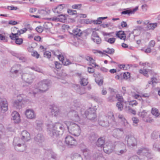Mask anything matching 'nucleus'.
<instances>
[{
    "label": "nucleus",
    "instance_id": "1",
    "mask_svg": "<svg viewBox=\"0 0 160 160\" xmlns=\"http://www.w3.org/2000/svg\"><path fill=\"white\" fill-rule=\"evenodd\" d=\"M48 134L53 138H56L62 135L64 131L63 125L59 122L52 124L51 122L47 124Z\"/></svg>",
    "mask_w": 160,
    "mask_h": 160
},
{
    "label": "nucleus",
    "instance_id": "2",
    "mask_svg": "<svg viewBox=\"0 0 160 160\" xmlns=\"http://www.w3.org/2000/svg\"><path fill=\"white\" fill-rule=\"evenodd\" d=\"M21 138L19 139V142L15 146V149L19 152H23L25 150L24 144L30 139V134L27 131H23L21 132Z\"/></svg>",
    "mask_w": 160,
    "mask_h": 160
},
{
    "label": "nucleus",
    "instance_id": "3",
    "mask_svg": "<svg viewBox=\"0 0 160 160\" xmlns=\"http://www.w3.org/2000/svg\"><path fill=\"white\" fill-rule=\"evenodd\" d=\"M64 124L67 126L70 133L76 136L80 135L81 132L80 127L78 124L69 121H66Z\"/></svg>",
    "mask_w": 160,
    "mask_h": 160
},
{
    "label": "nucleus",
    "instance_id": "4",
    "mask_svg": "<svg viewBox=\"0 0 160 160\" xmlns=\"http://www.w3.org/2000/svg\"><path fill=\"white\" fill-rule=\"evenodd\" d=\"M51 81L48 80H45L39 82L36 88L38 92H46L48 89V87L50 85Z\"/></svg>",
    "mask_w": 160,
    "mask_h": 160
},
{
    "label": "nucleus",
    "instance_id": "5",
    "mask_svg": "<svg viewBox=\"0 0 160 160\" xmlns=\"http://www.w3.org/2000/svg\"><path fill=\"white\" fill-rule=\"evenodd\" d=\"M84 116H83L84 118L86 117L92 121H95L97 120L96 111L93 108H90L86 111Z\"/></svg>",
    "mask_w": 160,
    "mask_h": 160
},
{
    "label": "nucleus",
    "instance_id": "6",
    "mask_svg": "<svg viewBox=\"0 0 160 160\" xmlns=\"http://www.w3.org/2000/svg\"><path fill=\"white\" fill-rule=\"evenodd\" d=\"M24 95L23 94H20L17 97V99L13 103V106L17 109L21 108L23 105V101H24Z\"/></svg>",
    "mask_w": 160,
    "mask_h": 160
},
{
    "label": "nucleus",
    "instance_id": "7",
    "mask_svg": "<svg viewBox=\"0 0 160 160\" xmlns=\"http://www.w3.org/2000/svg\"><path fill=\"white\" fill-rule=\"evenodd\" d=\"M8 109V104L7 100L0 97V116L2 115Z\"/></svg>",
    "mask_w": 160,
    "mask_h": 160
},
{
    "label": "nucleus",
    "instance_id": "8",
    "mask_svg": "<svg viewBox=\"0 0 160 160\" xmlns=\"http://www.w3.org/2000/svg\"><path fill=\"white\" fill-rule=\"evenodd\" d=\"M125 142H127V145L129 147H134L137 145L136 139L132 136L128 135L125 138Z\"/></svg>",
    "mask_w": 160,
    "mask_h": 160
},
{
    "label": "nucleus",
    "instance_id": "9",
    "mask_svg": "<svg viewBox=\"0 0 160 160\" xmlns=\"http://www.w3.org/2000/svg\"><path fill=\"white\" fill-rule=\"evenodd\" d=\"M114 145L117 147H121L123 148V149L120 150L119 151L116 152V153L117 154L121 155L126 152L127 150L126 148V145L123 142L120 141H115L114 142Z\"/></svg>",
    "mask_w": 160,
    "mask_h": 160
},
{
    "label": "nucleus",
    "instance_id": "10",
    "mask_svg": "<svg viewBox=\"0 0 160 160\" xmlns=\"http://www.w3.org/2000/svg\"><path fill=\"white\" fill-rule=\"evenodd\" d=\"M35 78L34 75L28 73H24L22 76V79L29 84L32 83Z\"/></svg>",
    "mask_w": 160,
    "mask_h": 160
},
{
    "label": "nucleus",
    "instance_id": "11",
    "mask_svg": "<svg viewBox=\"0 0 160 160\" xmlns=\"http://www.w3.org/2000/svg\"><path fill=\"white\" fill-rule=\"evenodd\" d=\"M115 146L113 144V146L112 145V143H109L108 144L106 143L103 147L104 152L106 153L109 154L111 153L114 148Z\"/></svg>",
    "mask_w": 160,
    "mask_h": 160
},
{
    "label": "nucleus",
    "instance_id": "12",
    "mask_svg": "<svg viewBox=\"0 0 160 160\" xmlns=\"http://www.w3.org/2000/svg\"><path fill=\"white\" fill-rule=\"evenodd\" d=\"M65 142L67 145L70 146L74 145L76 143L75 139L70 136H68L66 137Z\"/></svg>",
    "mask_w": 160,
    "mask_h": 160
},
{
    "label": "nucleus",
    "instance_id": "13",
    "mask_svg": "<svg viewBox=\"0 0 160 160\" xmlns=\"http://www.w3.org/2000/svg\"><path fill=\"white\" fill-rule=\"evenodd\" d=\"M71 119L75 121H78L80 120V118L77 112L73 110L69 112L68 113Z\"/></svg>",
    "mask_w": 160,
    "mask_h": 160
},
{
    "label": "nucleus",
    "instance_id": "14",
    "mask_svg": "<svg viewBox=\"0 0 160 160\" xmlns=\"http://www.w3.org/2000/svg\"><path fill=\"white\" fill-rule=\"evenodd\" d=\"M53 12L56 14V16L58 17V18L59 19V21L64 22L66 20L68 16L67 15L61 14V12L58 11H53Z\"/></svg>",
    "mask_w": 160,
    "mask_h": 160
},
{
    "label": "nucleus",
    "instance_id": "15",
    "mask_svg": "<svg viewBox=\"0 0 160 160\" xmlns=\"http://www.w3.org/2000/svg\"><path fill=\"white\" fill-rule=\"evenodd\" d=\"M25 115L27 118L30 119H34L36 115L33 110L31 109H28L26 110Z\"/></svg>",
    "mask_w": 160,
    "mask_h": 160
},
{
    "label": "nucleus",
    "instance_id": "16",
    "mask_svg": "<svg viewBox=\"0 0 160 160\" xmlns=\"http://www.w3.org/2000/svg\"><path fill=\"white\" fill-rule=\"evenodd\" d=\"M21 71V65L20 64H18L14 65L12 67L10 72L12 74L17 75L19 72Z\"/></svg>",
    "mask_w": 160,
    "mask_h": 160
},
{
    "label": "nucleus",
    "instance_id": "17",
    "mask_svg": "<svg viewBox=\"0 0 160 160\" xmlns=\"http://www.w3.org/2000/svg\"><path fill=\"white\" fill-rule=\"evenodd\" d=\"M11 115L12 116V119L15 123H18L20 119V116L19 114L16 111L13 112Z\"/></svg>",
    "mask_w": 160,
    "mask_h": 160
},
{
    "label": "nucleus",
    "instance_id": "18",
    "mask_svg": "<svg viewBox=\"0 0 160 160\" xmlns=\"http://www.w3.org/2000/svg\"><path fill=\"white\" fill-rule=\"evenodd\" d=\"M145 26H146V28L147 30H149L151 29H153L157 26L156 23H150L149 21H146L143 23Z\"/></svg>",
    "mask_w": 160,
    "mask_h": 160
},
{
    "label": "nucleus",
    "instance_id": "19",
    "mask_svg": "<svg viewBox=\"0 0 160 160\" xmlns=\"http://www.w3.org/2000/svg\"><path fill=\"white\" fill-rule=\"evenodd\" d=\"M123 133V131L122 128H116L113 130V135L115 138H120Z\"/></svg>",
    "mask_w": 160,
    "mask_h": 160
},
{
    "label": "nucleus",
    "instance_id": "20",
    "mask_svg": "<svg viewBox=\"0 0 160 160\" xmlns=\"http://www.w3.org/2000/svg\"><path fill=\"white\" fill-rule=\"evenodd\" d=\"M105 138L103 137H101L98 138L96 142V145L98 147L102 148L104 146Z\"/></svg>",
    "mask_w": 160,
    "mask_h": 160
},
{
    "label": "nucleus",
    "instance_id": "21",
    "mask_svg": "<svg viewBox=\"0 0 160 160\" xmlns=\"http://www.w3.org/2000/svg\"><path fill=\"white\" fill-rule=\"evenodd\" d=\"M34 140L37 143H41L44 141V137L41 134L38 133L34 137Z\"/></svg>",
    "mask_w": 160,
    "mask_h": 160
},
{
    "label": "nucleus",
    "instance_id": "22",
    "mask_svg": "<svg viewBox=\"0 0 160 160\" xmlns=\"http://www.w3.org/2000/svg\"><path fill=\"white\" fill-rule=\"evenodd\" d=\"M49 157H50L51 159L53 160H56L57 158V155L52 150H48L45 152Z\"/></svg>",
    "mask_w": 160,
    "mask_h": 160
},
{
    "label": "nucleus",
    "instance_id": "23",
    "mask_svg": "<svg viewBox=\"0 0 160 160\" xmlns=\"http://www.w3.org/2000/svg\"><path fill=\"white\" fill-rule=\"evenodd\" d=\"M148 149L143 147L139 149L137 152V154L139 155H146L148 153Z\"/></svg>",
    "mask_w": 160,
    "mask_h": 160
},
{
    "label": "nucleus",
    "instance_id": "24",
    "mask_svg": "<svg viewBox=\"0 0 160 160\" xmlns=\"http://www.w3.org/2000/svg\"><path fill=\"white\" fill-rule=\"evenodd\" d=\"M125 35L124 31H119L117 32L116 36L118 38H120L121 39L125 40L126 36H124L123 35Z\"/></svg>",
    "mask_w": 160,
    "mask_h": 160
},
{
    "label": "nucleus",
    "instance_id": "25",
    "mask_svg": "<svg viewBox=\"0 0 160 160\" xmlns=\"http://www.w3.org/2000/svg\"><path fill=\"white\" fill-rule=\"evenodd\" d=\"M98 138V135L94 132L91 133L89 135V139L91 142H94Z\"/></svg>",
    "mask_w": 160,
    "mask_h": 160
},
{
    "label": "nucleus",
    "instance_id": "26",
    "mask_svg": "<svg viewBox=\"0 0 160 160\" xmlns=\"http://www.w3.org/2000/svg\"><path fill=\"white\" fill-rule=\"evenodd\" d=\"M82 31L78 28H76L72 30V32L71 33L74 36H80L82 34Z\"/></svg>",
    "mask_w": 160,
    "mask_h": 160
},
{
    "label": "nucleus",
    "instance_id": "27",
    "mask_svg": "<svg viewBox=\"0 0 160 160\" xmlns=\"http://www.w3.org/2000/svg\"><path fill=\"white\" fill-rule=\"evenodd\" d=\"M54 9V10L56 9L62 10L63 9H66L67 10H71L67 8V5L65 4H61L58 5L57 6L53 8L52 10Z\"/></svg>",
    "mask_w": 160,
    "mask_h": 160
},
{
    "label": "nucleus",
    "instance_id": "28",
    "mask_svg": "<svg viewBox=\"0 0 160 160\" xmlns=\"http://www.w3.org/2000/svg\"><path fill=\"white\" fill-rule=\"evenodd\" d=\"M78 74L80 78V84L81 85L83 86L87 85L88 83V80L82 77L81 74Z\"/></svg>",
    "mask_w": 160,
    "mask_h": 160
},
{
    "label": "nucleus",
    "instance_id": "29",
    "mask_svg": "<svg viewBox=\"0 0 160 160\" xmlns=\"http://www.w3.org/2000/svg\"><path fill=\"white\" fill-rule=\"evenodd\" d=\"M59 112L60 111L58 108L54 106L52 107V109L51 111V112L52 115L56 116L59 113Z\"/></svg>",
    "mask_w": 160,
    "mask_h": 160
},
{
    "label": "nucleus",
    "instance_id": "30",
    "mask_svg": "<svg viewBox=\"0 0 160 160\" xmlns=\"http://www.w3.org/2000/svg\"><path fill=\"white\" fill-rule=\"evenodd\" d=\"M99 124L102 126L107 127L109 126V122L106 120H100L99 121Z\"/></svg>",
    "mask_w": 160,
    "mask_h": 160
},
{
    "label": "nucleus",
    "instance_id": "31",
    "mask_svg": "<svg viewBox=\"0 0 160 160\" xmlns=\"http://www.w3.org/2000/svg\"><path fill=\"white\" fill-rule=\"evenodd\" d=\"M146 66L144 67V68L145 69H144L143 70L141 69L140 70L139 72L140 73L143 74L145 77H148V73L149 71V69H148L147 70L146 68Z\"/></svg>",
    "mask_w": 160,
    "mask_h": 160
},
{
    "label": "nucleus",
    "instance_id": "32",
    "mask_svg": "<svg viewBox=\"0 0 160 160\" xmlns=\"http://www.w3.org/2000/svg\"><path fill=\"white\" fill-rule=\"evenodd\" d=\"M6 151L5 144L0 142V152L2 154H3Z\"/></svg>",
    "mask_w": 160,
    "mask_h": 160
},
{
    "label": "nucleus",
    "instance_id": "33",
    "mask_svg": "<svg viewBox=\"0 0 160 160\" xmlns=\"http://www.w3.org/2000/svg\"><path fill=\"white\" fill-rule=\"evenodd\" d=\"M152 149L155 151L160 152V143L158 142H155L153 145Z\"/></svg>",
    "mask_w": 160,
    "mask_h": 160
},
{
    "label": "nucleus",
    "instance_id": "34",
    "mask_svg": "<svg viewBox=\"0 0 160 160\" xmlns=\"http://www.w3.org/2000/svg\"><path fill=\"white\" fill-rule=\"evenodd\" d=\"M3 9H8L10 10H17V9H19V8L17 7H14L13 6H8V7H1Z\"/></svg>",
    "mask_w": 160,
    "mask_h": 160
},
{
    "label": "nucleus",
    "instance_id": "35",
    "mask_svg": "<svg viewBox=\"0 0 160 160\" xmlns=\"http://www.w3.org/2000/svg\"><path fill=\"white\" fill-rule=\"evenodd\" d=\"M151 113L152 115H154L156 117H158L160 114L158 112V109L154 108H152Z\"/></svg>",
    "mask_w": 160,
    "mask_h": 160
},
{
    "label": "nucleus",
    "instance_id": "36",
    "mask_svg": "<svg viewBox=\"0 0 160 160\" xmlns=\"http://www.w3.org/2000/svg\"><path fill=\"white\" fill-rule=\"evenodd\" d=\"M36 128L37 129L39 130H41L42 129V124L41 122L39 121H36Z\"/></svg>",
    "mask_w": 160,
    "mask_h": 160
},
{
    "label": "nucleus",
    "instance_id": "37",
    "mask_svg": "<svg viewBox=\"0 0 160 160\" xmlns=\"http://www.w3.org/2000/svg\"><path fill=\"white\" fill-rule=\"evenodd\" d=\"M147 112L145 110H143L142 112H138V115L139 116L142 118H144L147 115Z\"/></svg>",
    "mask_w": 160,
    "mask_h": 160
},
{
    "label": "nucleus",
    "instance_id": "38",
    "mask_svg": "<svg viewBox=\"0 0 160 160\" xmlns=\"http://www.w3.org/2000/svg\"><path fill=\"white\" fill-rule=\"evenodd\" d=\"M52 23L48 22H45L43 25L44 28L46 29H49L52 26Z\"/></svg>",
    "mask_w": 160,
    "mask_h": 160
},
{
    "label": "nucleus",
    "instance_id": "39",
    "mask_svg": "<svg viewBox=\"0 0 160 160\" xmlns=\"http://www.w3.org/2000/svg\"><path fill=\"white\" fill-rule=\"evenodd\" d=\"M107 50H103V52H104L110 54H112L114 52V50L113 48L110 49L108 48L107 49Z\"/></svg>",
    "mask_w": 160,
    "mask_h": 160
},
{
    "label": "nucleus",
    "instance_id": "40",
    "mask_svg": "<svg viewBox=\"0 0 160 160\" xmlns=\"http://www.w3.org/2000/svg\"><path fill=\"white\" fill-rule=\"evenodd\" d=\"M108 118L110 119L112 121L111 122H115L114 117L113 113L112 112H109L108 114Z\"/></svg>",
    "mask_w": 160,
    "mask_h": 160
},
{
    "label": "nucleus",
    "instance_id": "41",
    "mask_svg": "<svg viewBox=\"0 0 160 160\" xmlns=\"http://www.w3.org/2000/svg\"><path fill=\"white\" fill-rule=\"evenodd\" d=\"M136 11H123L121 13L122 14H128L130 15V14H133Z\"/></svg>",
    "mask_w": 160,
    "mask_h": 160
},
{
    "label": "nucleus",
    "instance_id": "42",
    "mask_svg": "<svg viewBox=\"0 0 160 160\" xmlns=\"http://www.w3.org/2000/svg\"><path fill=\"white\" fill-rule=\"evenodd\" d=\"M122 102H118L116 104V106L119 111H122L123 108V105Z\"/></svg>",
    "mask_w": 160,
    "mask_h": 160
},
{
    "label": "nucleus",
    "instance_id": "43",
    "mask_svg": "<svg viewBox=\"0 0 160 160\" xmlns=\"http://www.w3.org/2000/svg\"><path fill=\"white\" fill-rule=\"evenodd\" d=\"M94 42H96L97 44H99L101 42V39L99 36L96 38H92V39Z\"/></svg>",
    "mask_w": 160,
    "mask_h": 160
},
{
    "label": "nucleus",
    "instance_id": "44",
    "mask_svg": "<svg viewBox=\"0 0 160 160\" xmlns=\"http://www.w3.org/2000/svg\"><path fill=\"white\" fill-rule=\"evenodd\" d=\"M23 40L22 38H15V42L18 45H21L23 42Z\"/></svg>",
    "mask_w": 160,
    "mask_h": 160
},
{
    "label": "nucleus",
    "instance_id": "45",
    "mask_svg": "<svg viewBox=\"0 0 160 160\" xmlns=\"http://www.w3.org/2000/svg\"><path fill=\"white\" fill-rule=\"evenodd\" d=\"M77 11H67V12L70 15L74 16L75 17L78 16Z\"/></svg>",
    "mask_w": 160,
    "mask_h": 160
},
{
    "label": "nucleus",
    "instance_id": "46",
    "mask_svg": "<svg viewBox=\"0 0 160 160\" xmlns=\"http://www.w3.org/2000/svg\"><path fill=\"white\" fill-rule=\"evenodd\" d=\"M115 38H108V40H107L106 39H105V41H106L111 44H113L115 41Z\"/></svg>",
    "mask_w": 160,
    "mask_h": 160
},
{
    "label": "nucleus",
    "instance_id": "47",
    "mask_svg": "<svg viewBox=\"0 0 160 160\" xmlns=\"http://www.w3.org/2000/svg\"><path fill=\"white\" fill-rule=\"evenodd\" d=\"M77 91L80 95H82L85 93V89L83 88H81Z\"/></svg>",
    "mask_w": 160,
    "mask_h": 160
},
{
    "label": "nucleus",
    "instance_id": "48",
    "mask_svg": "<svg viewBox=\"0 0 160 160\" xmlns=\"http://www.w3.org/2000/svg\"><path fill=\"white\" fill-rule=\"evenodd\" d=\"M96 82L99 86L102 85L103 81L102 79H99V78H96L95 79Z\"/></svg>",
    "mask_w": 160,
    "mask_h": 160
},
{
    "label": "nucleus",
    "instance_id": "49",
    "mask_svg": "<svg viewBox=\"0 0 160 160\" xmlns=\"http://www.w3.org/2000/svg\"><path fill=\"white\" fill-rule=\"evenodd\" d=\"M130 74L128 72H124L123 74L122 77L123 79H127L130 77Z\"/></svg>",
    "mask_w": 160,
    "mask_h": 160
},
{
    "label": "nucleus",
    "instance_id": "50",
    "mask_svg": "<svg viewBox=\"0 0 160 160\" xmlns=\"http://www.w3.org/2000/svg\"><path fill=\"white\" fill-rule=\"evenodd\" d=\"M116 98L118 101V102L123 103V99L122 96H120L119 94H117L116 96Z\"/></svg>",
    "mask_w": 160,
    "mask_h": 160
},
{
    "label": "nucleus",
    "instance_id": "51",
    "mask_svg": "<svg viewBox=\"0 0 160 160\" xmlns=\"http://www.w3.org/2000/svg\"><path fill=\"white\" fill-rule=\"evenodd\" d=\"M62 63L64 65H68L71 64V63L70 61H69L68 59H65L64 61H63Z\"/></svg>",
    "mask_w": 160,
    "mask_h": 160
},
{
    "label": "nucleus",
    "instance_id": "52",
    "mask_svg": "<svg viewBox=\"0 0 160 160\" xmlns=\"http://www.w3.org/2000/svg\"><path fill=\"white\" fill-rule=\"evenodd\" d=\"M44 55L45 57L50 58L51 56V53L48 51H46L44 53Z\"/></svg>",
    "mask_w": 160,
    "mask_h": 160
},
{
    "label": "nucleus",
    "instance_id": "53",
    "mask_svg": "<svg viewBox=\"0 0 160 160\" xmlns=\"http://www.w3.org/2000/svg\"><path fill=\"white\" fill-rule=\"evenodd\" d=\"M81 6V4H75L72 6V8L73 9H80Z\"/></svg>",
    "mask_w": 160,
    "mask_h": 160
},
{
    "label": "nucleus",
    "instance_id": "54",
    "mask_svg": "<svg viewBox=\"0 0 160 160\" xmlns=\"http://www.w3.org/2000/svg\"><path fill=\"white\" fill-rule=\"evenodd\" d=\"M31 55L34 57H35L37 58H38L40 56L39 54L38 53V52L35 51L32 52Z\"/></svg>",
    "mask_w": 160,
    "mask_h": 160
},
{
    "label": "nucleus",
    "instance_id": "55",
    "mask_svg": "<svg viewBox=\"0 0 160 160\" xmlns=\"http://www.w3.org/2000/svg\"><path fill=\"white\" fill-rule=\"evenodd\" d=\"M36 30L37 32H38L39 33H41L43 31L42 28L40 26L37 27L36 28Z\"/></svg>",
    "mask_w": 160,
    "mask_h": 160
},
{
    "label": "nucleus",
    "instance_id": "56",
    "mask_svg": "<svg viewBox=\"0 0 160 160\" xmlns=\"http://www.w3.org/2000/svg\"><path fill=\"white\" fill-rule=\"evenodd\" d=\"M138 104V103L135 100H132L131 101L129 102V105L133 106L134 105L136 106Z\"/></svg>",
    "mask_w": 160,
    "mask_h": 160
},
{
    "label": "nucleus",
    "instance_id": "57",
    "mask_svg": "<svg viewBox=\"0 0 160 160\" xmlns=\"http://www.w3.org/2000/svg\"><path fill=\"white\" fill-rule=\"evenodd\" d=\"M27 30V29L26 28H24L23 29H22L18 31V32L19 33V35H20L21 34L23 33Z\"/></svg>",
    "mask_w": 160,
    "mask_h": 160
},
{
    "label": "nucleus",
    "instance_id": "58",
    "mask_svg": "<svg viewBox=\"0 0 160 160\" xmlns=\"http://www.w3.org/2000/svg\"><path fill=\"white\" fill-rule=\"evenodd\" d=\"M98 36L97 33L95 31H93L92 34L91 39H92V38H96Z\"/></svg>",
    "mask_w": 160,
    "mask_h": 160
},
{
    "label": "nucleus",
    "instance_id": "59",
    "mask_svg": "<svg viewBox=\"0 0 160 160\" xmlns=\"http://www.w3.org/2000/svg\"><path fill=\"white\" fill-rule=\"evenodd\" d=\"M129 160H140L139 158L136 155L130 157Z\"/></svg>",
    "mask_w": 160,
    "mask_h": 160
},
{
    "label": "nucleus",
    "instance_id": "60",
    "mask_svg": "<svg viewBox=\"0 0 160 160\" xmlns=\"http://www.w3.org/2000/svg\"><path fill=\"white\" fill-rule=\"evenodd\" d=\"M8 24L12 25H14L18 24L17 22L15 21L10 20L9 21Z\"/></svg>",
    "mask_w": 160,
    "mask_h": 160
},
{
    "label": "nucleus",
    "instance_id": "61",
    "mask_svg": "<svg viewBox=\"0 0 160 160\" xmlns=\"http://www.w3.org/2000/svg\"><path fill=\"white\" fill-rule=\"evenodd\" d=\"M132 119L133 121V122L135 123H137L139 122V120L137 118L133 117L132 118Z\"/></svg>",
    "mask_w": 160,
    "mask_h": 160
},
{
    "label": "nucleus",
    "instance_id": "62",
    "mask_svg": "<svg viewBox=\"0 0 160 160\" xmlns=\"http://www.w3.org/2000/svg\"><path fill=\"white\" fill-rule=\"evenodd\" d=\"M55 64L56 68H57L59 69L61 67V65L57 62L56 61L55 62Z\"/></svg>",
    "mask_w": 160,
    "mask_h": 160
},
{
    "label": "nucleus",
    "instance_id": "63",
    "mask_svg": "<svg viewBox=\"0 0 160 160\" xmlns=\"http://www.w3.org/2000/svg\"><path fill=\"white\" fill-rule=\"evenodd\" d=\"M88 71L89 73H93L94 72V70L92 67H88Z\"/></svg>",
    "mask_w": 160,
    "mask_h": 160
},
{
    "label": "nucleus",
    "instance_id": "64",
    "mask_svg": "<svg viewBox=\"0 0 160 160\" xmlns=\"http://www.w3.org/2000/svg\"><path fill=\"white\" fill-rule=\"evenodd\" d=\"M155 44V42L154 41L152 40L149 43V45L150 47H153Z\"/></svg>",
    "mask_w": 160,
    "mask_h": 160
}]
</instances>
